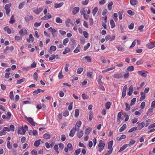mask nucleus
I'll list each match as a JSON object with an SVG mask.
<instances>
[{"label": "nucleus", "mask_w": 155, "mask_h": 155, "mask_svg": "<svg viewBox=\"0 0 155 155\" xmlns=\"http://www.w3.org/2000/svg\"><path fill=\"white\" fill-rule=\"evenodd\" d=\"M63 4L64 3L63 2H61L58 4H55L54 7L55 8H58L62 6Z\"/></svg>", "instance_id": "19"}, {"label": "nucleus", "mask_w": 155, "mask_h": 155, "mask_svg": "<svg viewBox=\"0 0 155 155\" xmlns=\"http://www.w3.org/2000/svg\"><path fill=\"white\" fill-rule=\"evenodd\" d=\"M127 13L128 14L131 16L134 15V12H133L131 10H129L127 11Z\"/></svg>", "instance_id": "55"}, {"label": "nucleus", "mask_w": 155, "mask_h": 155, "mask_svg": "<svg viewBox=\"0 0 155 155\" xmlns=\"http://www.w3.org/2000/svg\"><path fill=\"white\" fill-rule=\"evenodd\" d=\"M81 152V150L79 149L76 150L75 151V153L74 154V155H78Z\"/></svg>", "instance_id": "60"}, {"label": "nucleus", "mask_w": 155, "mask_h": 155, "mask_svg": "<svg viewBox=\"0 0 155 155\" xmlns=\"http://www.w3.org/2000/svg\"><path fill=\"white\" fill-rule=\"evenodd\" d=\"M70 51V49L68 48H67L66 49H65V50L63 52V54H64L69 52Z\"/></svg>", "instance_id": "51"}, {"label": "nucleus", "mask_w": 155, "mask_h": 155, "mask_svg": "<svg viewBox=\"0 0 155 155\" xmlns=\"http://www.w3.org/2000/svg\"><path fill=\"white\" fill-rule=\"evenodd\" d=\"M145 125L144 122H142L139 124L136 127L137 130H139L142 128Z\"/></svg>", "instance_id": "5"}, {"label": "nucleus", "mask_w": 155, "mask_h": 155, "mask_svg": "<svg viewBox=\"0 0 155 155\" xmlns=\"http://www.w3.org/2000/svg\"><path fill=\"white\" fill-rule=\"evenodd\" d=\"M134 69V67L133 66H130L127 68V70L130 71H133Z\"/></svg>", "instance_id": "44"}, {"label": "nucleus", "mask_w": 155, "mask_h": 155, "mask_svg": "<svg viewBox=\"0 0 155 155\" xmlns=\"http://www.w3.org/2000/svg\"><path fill=\"white\" fill-rule=\"evenodd\" d=\"M26 2H23L21 3L19 5L18 8L19 9H21L23 8L24 6L26 4Z\"/></svg>", "instance_id": "34"}, {"label": "nucleus", "mask_w": 155, "mask_h": 155, "mask_svg": "<svg viewBox=\"0 0 155 155\" xmlns=\"http://www.w3.org/2000/svg\"><path fill=\"white\" fill-rule=\"evenodd\" d=\"M98 10V8L97 7H95L94 9L92 10V13L93 14L94 16L95 15L96 13L97 12Z\"/></svg>", "instance_id": "35"}, {"label": "nucleus", "mask_w": 155, "mask_h": 155, "mask_svg": "<svg viewBox=\"0 0 155 155\" xmlns=\"http://www.w3.org/2000/svg\"><path fill=\"white\" fill-rule=\"evenodd\" d=\"M83 34L84 36L86 38H87L88 36V33L86 31H84L83 32Z\"/></svg>", "instance_id": "50"}, {"label": "nucleus", "mask_w": 155, "mask_h": 155, "mask_svg": "<svg viewBox=\"0 0 155 155\" xmlns=\"http://www.w3.org/2000/svg\"><path fill=\"white\" fill-rule=\"evenodd\" d=\"M58 77L60 79H62L64 77V76L62 74V71L61 70L59 73Z\"/></svg>", "instance_id": "45"}, {"label": "nucleus", "mask_w": 155, "mask_h": 155, "mask_svg": "<svg viewBox=\"0 0 155 155\" xmlns=\"http://www.w3.org/2000/svg\"><path fill=\"white\" fill-rule=\"evenodd\" d=\"M110 22L111 28H114L115 26V25L114 21L113 20H110Z\"/></svg>", "instance_id": "31"}, {"label": "nucleus", "mask_w": 155, "mask_h": 155, "mask_svg": "<svg viewBox=\"0 0 155 155\" xmlns=\"http://www.w3.org/2000/svg\"><path fill=\"white\" fill-rule=\"evenodd\" d=\"M127 144H126L124 145L122 147H120V150L119 151V152H120L123 151L128 146Z\"/></svg>", "instance_id": "24"}, {"label": "nucleus", "mask_w": 155, "mask_h": 155, "mask_svg": "<svg viewBox=\"0 0 155 155\" xmlns=\"http://www.w3.org/2000/svg\"><path fill=\"white\" fill-rule=\"evenodd\" d=\"M69 23H71V24H72L73 25H74V24L72 22L71 20L70 19H68L66 21V26L67 27H69V26L70 25Z\"/></svg>", "instance_id": "20"}, {"label": "nucleus", "mask_w": 155, "mask_h": 155, "mask_svg": "<svg viewBox=\"0 0 155 155\" xmlns=\"http://www.w3.org/2000/svg\"><path fill=\"white\" fill-rule=\"evenodd\" d=\"M136 98H134L131 100V102L130 104V105L131 106H132L135 103V102L136 101Z\"/></svg>", "instance_id": "40"}, {"label": "nucleus", "mask_w": 155, "mask_h": 155, "mask_svg": "<svg viewBox=\"0 0 155 155\" xmlns=\"http://www.w3.org/2000/svg\"><path fill=\"white\" fill-rule=\"evenodd\" d=\"M12 5V4L11 3H9L8 4H6L4 7L5 9V13L6 14L8 15H9V13L11 11V9L10 8Z\"/></svg>", "instance_id": "2"}, {"label": "nucleus", "mask_w": 155, "mask_h": 155, "mask_svg": "<svg viewBox=\"0 0 155 155\" xmlns=\"http://www.w3.org/2000/svg\"><path fill=\"white\" fill-rule=\"evenodd\" d=\"M25 118L32 126H35V123L33 121V120L32 118L30 117H28L26 116L25 117Z\"/></svg>", "instance_id": "4"}, {"label": "nucleus", "mask_w": 155, "mask_h": 155, "mask_svg": "<svg viewBox=\"0 0 155 155\" xmlns=\"http://www.w3.org/2000/svg\"><path fill=\"white\" fill-rule=\"evenodd\" d=\"M115 37V36H113L112 37H111L109 35H108L105 37V39L106 41H107L109 39H110V41H111L114 39Z\"/></svg>", "instance_id": "11"}, {"label": "nucleus", "mask_w": 155, "mask_h": 155, "mask_svg": "<svg viewBox=\"0 0 155 155\" xmlns=\"http://www.w3.org/2000/svg\"><path fill=\"white\" fill-rule=\"evenodd\" d=\"M79 110L78 109H76L75 110V115H74L75 117H78L79 116Z\"/></svg>", "instance_id": "36"}, {"label": "nucleus", "mask_w": 155, "mask_h": 155, "mask_svg": "<svg viewBox=\"0 0 155 155\" xmlns=\"http://www.w3.org/2000/svg\"><path fill=\"white\" fill-rule=\"evenodd\" d=\"M127 89V85H125L123 89V91L122 93V97H124L126 95V92Z\"/></svg>", "instance_id": "12"}, {"label": "nucleus", "mask_w": 155, "mask_h": 155, "mask_svg": "<svg viewBox=\"0 0 155 155\" xmlns=\"http://www.w3.org/2000/svg\"><path fill=\"white\" fill-rule=\"evenodd\" d=\"M138 73L139 74L141 75L142 76L146 77V75L145 74L146 73L143 72L142 71H138Z\"/></svg>", "instance_id": "41"}, {"label": "nucleus", "mask_w": 155, "mask_h": 155, "mask_svg": "<svg viewBox=\"0 0 155 155\" xmlns=\"http://www.w3.org/2000/svg\"><path fill=\"white\" fill-rule=\"evenodd\" d=\"M83 70V68H78L77 70V73L79 74H80Z\"/></svg>", "instance_id": "52"}, {"label": "nucleus", "mask_w": 155, "mask_h": 155, "mask_svg": "<svg viewBox=\"0 0 155 155\" xmlns=\"http://www.w3.org/2000/svg\"><path fill=\"white\" fill-rule=\"evenodd\" d=\"M80 8L79 7H76L74 8L72 11V14L73 15L77 14L79 11Z\"/></svg>", "instance_id": "10"}, {"label": "nucleus", "mask_w": 155, "mask_h": 155, "mask_svg": "<svg viewBox=\"0 0 155 155\" xmlns=\"http://www.w3.org/2000/svg\"><path fill=\"white\" fill-rule=\"evenodd\" d=\"M134 24L133 23H131L129 25L128 28L130 29H132L133 28Z\"/></svg>", "instance_id": "63"}, {"label": "nucleus", "mask_w": 155, "mask_h": 155, "mask_svg": "<svg viewBox=\"0 0 155 155\" xmlns=\"http://www.w3.org/2000/svg\"><path fill=\"white\" fill-rule=\"evenodd\" d=\"M123 114L122 111H121L120 112H119L117 115V120H120L122 118L121 116Z\"/></svg>", "instance_id": "26"}, {"label": "nucleus", "mask_w": 155, "mask_h": 155, "mask_svg": "<svg viewBox=\"0 0 155 155\" xmlns=\"http://www.w3.org/2000/svg\"><path fill=\"white\" fill-rule=\"evenodd\" d=\"M145 105V103L144 102H143L141 104L140 108L142 109H143Z\"/></svg>", "instance_id": "64"}, {"label": "nucleus", "mask_w": 155, "mask_h": 155, "mask_svg": "<svg viewBox=\"0 0 155 155\" xmlns=\"http://www.w3.org/2000/svg\"><path fill=\"white\" fill-rule=\"evenodd\" d=\"M113 140H111L109 142L108 144V149H110L111 148L113 145Z\"/></svg>", "instance_id": "27"}, {"label": "nucleus", "mask_w": 155, "mask_h": 155, "mask_svg": "<svg viewBox=\"0 0 155 155\" xmlns=\"http://www.w3.org/2000/svg\"><path fill=\"white\" fill-rule=\"evenodd\" d=\"M15 21V20L14 19L13 15H12L11 18L9 22L11 24H13Z\"/></svg>", "instance_id": "37"}, {"label": "nucleus", "mask_w": 155, "mask_h": 155, "mask_svg": "<svg viewBox=\"0 0 155 155\" xmlns=\"http://www.w3.org/2000/svg\"><path fill=\"white\" fill-rule=\"evenodd\" d=\"M133 91V87L132 86H130L129 88V92L127 94L129 96L131 95L132 94Z\"/></svg>", "instance_id": "23"}, {"label": "nucleus", "mask_w": 155, "mask_h": 155, "mask_svg": "<svg viewBox=\"0 0 155 155\" xmlns=\"http://www.w3.org/2000/svg\"><path fill=\"white\" fill-rule=\"evenodd\" d=\"M19 33L23 36L27 34V31L25 29H22L19 31Z\"/></svg>", "instance_id": "9"}, {"label": "nucleus", "mask_w": 155, "mask_h": 155, "mask_svg": "<svg viewBox=\"0 0 155 155\" xmlns=\"http://www.w3.org/2000/svg\"><path fill=\"white\" fill-rule=\"evenodd\" d=\"M81 122L80 121H78L77 122L75 127L76 128H77V129H79V128L81 126Z\"/></svg>", "instance_id": "17"}, {"label": "nucleus", "mask_w": 155, "mask_h": 155, "mask_svg": "<svg viewBox=\"0 0 155 155\" xmlns=\"http://www.w3.org/2000/svg\"><path fill=\"white\" fill-rule=\"evenodd\" d=\"M25 80V78H23L22 79H20L19 80H18L17 81V83L18 84H19L21 83L22 82L24 81Z\"/></svg>", "instance_id": "38"}, {"label": "nucleus", "mask_w": 155, "mask_h": 155, "mask_svg": "<svg viewBox=\"0 0 155 155\" xmlns=\"http://www.w3.org/2000/svg\"><path fill=\"white\" fill-rule=\"evenodd\" d=\"M118 14L117 13H115L114 14V19L115 21H117L118 18Z\"/></svg>", "instance_id": "54"}, {"label": "nucleus", "mask_w": 155, "mask_h": 155, "mask_svg": "<svg viewBox=\"0 0 155 155\" xmlns=\"http://www.w3.org/2000/svg\"><path fill=\"white\" fill-rule=\"evenodd\" d=\"M28 127L25 125L24 127H22L21 128L18 127V128L17 133L18 134L24 135L26 132V130H28Z\"/></svg>", "instance_id": "1"}, {"label": "nucleus", "mask_w": 155, "mask_h": 155, "mask_svg": "<svg viewBox=\"0 0 155 155\" xmlns=\"http://www.w3.org/2000/svg\"><path fill=\"white\" fill-rule=\"evenodd\" d=\"M136 142V141L135 140H132L130 141L129 142V144H128V146H129V147H130L133 144H134Z\"/></svg>", "instance_id": "39"}, {"label": "nucleus", "mask_w": 155, "mask_h": 155, "mask_svg": "<svg viewBox=\"0 0 155 155\" xmlns=\"http://www.w3.org/2000/svg\"><path fill=\"white\" fill-rule=\"evenodd\" d=\"M41 90L39 89H38L37 90L34 91L33 93L34 94H37L39 93H40L41 92Z\"/></svg>", "instance_id": "46"}, {"label": "nucleus", "mask_w": 155, "mask_h": 155, "mask_svg": "<svg viewBox=\"0 0 155 155\" xmlns=\"http://www.w3.org/2000/svg\"><path fill=\"white\" fill-rule=\"evenodd\" d=\"M67 147L70 150H72L73 149L71 144L70 143H68L67 144Z\"/></svg>", "instance_id": "57"}, {"label": "nucleus", "mask_w": 155, "mask_h": 155, "mask_svg": "<svg viewBox=\"0 0 155 155\" xmlns=\"http://www.w3.org/2000/svg\"><path fill=\"white\" fill-rule=\"evenodd\" d=\"M91 130V129L90 127L86 129L85 132V134L88 135L89 134Z\"/></svg>", "instance_id": "33"}, {"label": "nucleus", "mask_w": 155, "mask_h": 155, "mask_svg": "<svg viewBox=\"0 0 155 155\" xmlns=\"http://www.w3.org/2000/svg\"><path fill=\"white\" fill-rule=\"evenodd\" d=\"M137 2V0H130V4L133 6L136 5Z\"/></svg>", "instance_id": "30"}, {"label": "nucleus", "mask_w": 155, "mask_h": 155, "mask_svg": "<svg viewBox=\"0 0 155 155\" xmlns=\"http://www.w3.org/2000/svg\"><path fill=\"white\" fill-rule=\"evenodd\" d=\"M56 21L57 23H62V21L59 17H57L56 18Z\"/></svg>", "instance_id": "58"}, {"label": "nucleus", "mask_w": 155, "mask_h": 155, "mask_svg": "<svg viewBox=\"0 0 155 155\" xmlns=\"http://www.w3.org/2000/svg\"><path fill=\"white\" fill-rule=\"evenodd\" d=\"M76 129L77 128H75L73 127L72 128L71 130L70 131L69 133V135L70 137H73Z\"/></svg>", "instance_id": "6"}, {"label": "nucleus", "mask_w": 155, "mask_h": 155, "mask_svg": "<svg viewBox=\"0 0 155 155\" xmlns=\"http://www.w3.org/2000/svg\"><path fill=\"white\" fill-rule=\"evenodd\" d=\"M127 127V125L126 124H124L123 125V126L120 128L119 131L120 132H122Z\"/></svg>", "instance_id": "28"}, {"label": "nucleus", "mask_w": 155, "mask_h": 155, "mask_svg": "<svg viewBox=\"0 0 155 155\" xmlns=\"http://www.w3.org/2000/svg\"><path fill=\"white\" fill-rule=\"evenodd\" d=\"M147 47L150 49L152 48L155 47V42L153 43H149L147 45Z\"/></svg>", "instance_id": "8"}, {"label": "nucleus", "mask_w": 155, "mask_h": 155, "mask_svg": "<svg viewBox=\"0 0 155 155\" xmlns=\"http://www.w3.org/2000/svg\"><path fill=\"white\" fill-rule=\"evenodd\" d=\"M117 48L119 51H124V48L121 46L117 47Z\"/></svg>", "instance_id": "59"}, {"label": "nucleus", "mask_w": 155, "mask_h": 155, "mask_svg": "<svg viewBox=\"0 0 155 155\" xmlns=\"http://www.w3.org/2000/svg\"><path fill=\"white\" fill-rule=\"evenodd\" d=\"M55 57L56 55H55L52 54L50 56L49 59L51 60H53L55 59Z\"/></svg>", "instance_id": "62"}, {"label": "nucleus", "mask_w": 155, "mask_h": 155, "mask_svg": "<svg viewBox=\"0 0 155 155\" xmlns=\"http://www.w3.org/2000/svg\"><path fill=\"white\" fill-rule=\"evenodd\" d=\"M43 8H39L38 9H35L34 10V12L37 15H38L39 13L42 11Z\"/></svg>", "instance_id": "15"}, {"label": "nucleus", "mask_w": 155, "mask_h": 155, "mask_svg": "<svg viewBox=\"0 0 155 155\" xmlns=\"http://www.w3.org/2000/svg\"><path fill=\"white\" fill-rule=\"evenodd\" d=\"M90 44L89 43H88L87 45L84 46V50L85 51L87 49H88L90 46Z\"/></svg>", "instance_id": "61"}, {"label": "nucleus", "mask_w": 155, "mask_h": 155, "mask_svg": "<svg viewBox=\"0 0 155 155\" xmlns=\"http://www.w3.org/2000/svg\"><path fill=\"white\" fill-rule=\"evenodd\" d=\"M113 77L116 79H119L122 78V75L120 73H117L114 74Z\"/></svg>", "instance_id": "14"}, {"label": "nucleus", "mask_w": 155, "mask_h": 155, "mask_svg": "<svg viewBox=\"0 0 155 155\" xmlns=\"http://www.w3.org/2000/svg\"><path fill=\"white\" fill-rule=\"evenodd\" d=\"M41 140L40 139H39L35 141L34 143V146L36 147H38L40 145Z\"/></svg>", "instance_id": "25"}, {"label": "nucleus", "mask_w": 155, "mask_h": 155, "mask_svg": "<svg viewBox=\"0 0 155 155\" xmlns=\"http://www.w3.org/2000/svg\"><path fill=\"white\" fill-rule=\"evenodd\" d=\"M105 144L103 142L102 140H100L98 147H99L98 151L100 152H101L104 149Z\"/></svg>", "instance_id": "3"}, {"label": "nucleus", "mask_w": 155, "mask_h": 155, "mask_svg": "<svg viewBox=\"0 0 155 155\" xmlns=\"http://www.w3.org/2000/svg\"><path fill=\"white\" fill-rule=\"evenodd\" d=\"M113 4V2H112L111 1L108 4L107 7L108 9L110 10H111L112 9V6Z\"/></svg>", "instance_id": "32"}, {"label": "nucleus", "mask_w": 155, "mask_h": 155, "mask_svg": "<svg viewBox=\"0 0 155 155\" xmlns=\"http://www.w3.org/2000/svg\"><path fill=\"white\" fill-rule=\"evenodd\" d=\"M110 102H107L105 104L106 107L107 109H109L110 108Z\"/></svg>", "instance_id": "49"}, {"label": "nucleus", "mask_w": 155, "mask_h": 155, "mask_svg": "<svg viewBox=\"0 0 155 155\" xmlns=\"http://www.w3.org/2000/svg\"><path fill=\"white\" fill-rule=\"evenodd\" d=\"M33 19V17L31 16H27L25 18V21L27 22H28L30 20H32Z\"/></svg>", "instance_id": "18"}, {"label": "nucleus", "mask_w": 155, "mask_h": 155, "mask_svg": "<svg viewBox=\"0 0 155 155\" xmlns=\"http://www.w3.org/2000/svg\"><path fill=\"white\" fill-rule=\"evenodd\" d=\"M69 41V39L68 38H66L64 39L63 41V44L64 45H66L67 43Z\"/></svg>", "instance_id": "56"}, {"label": "nucleus", "mask_w": 155, "mask_h": 155, "mask_svg": "<svg viewBox=\"0 0 155 155\" xmlns=\"http://www.w3.org/2000/svg\"><path fill=\"white\" fill-rule=\"evenodd\" d=\"M126 138V136L124 134L122 135L119 138L118 137L117 138V141L120 142L122 140L125 139Z\"/></svg>", "instance_id": "16"}, {"label": "nucleus", "mask_w": 155, "mask_h": 155, "mask_svg": "<svg viewBox=\"0 0 155 155\" xmlns=\"http://www.w3.org/2000/svg\"><path fill=\"white\" fill-rule=\"evenodd\" d=\"M77 130H78L77 133V136L79 138L82 137L83 135V133L82 130H81L76 129Z\"/></svg>", "instance_id": "7"}, {"label": "nucleus", "mask_w": 155, "mask_h": 155, "mask_svg": "<svg viewBox=\"0 0 155 155\" xmlns=\"http://www.w3.org/2000/svg\"><path fill=\"white\" fill-rule=\"evenodd\" d=\"M56 49V47L55 46H51L50 48V50L51 51H55Z\"/></svg>", "instance_id": "53"}, {"label": "nucleus", "mask_w": 155, "mask_h": 155, "mask_svg": "<svg viewBox=\"0 0 155 155\" xmlns=\"http://www.w3.org/2000/svg\"><path fill=\"white\" fill-rule=\"evenodd\" d=\"M125 106H126V108H125V110L127 111H128L130 109V106H129L128 104L127 103H126L125 104Z\"/></svg>", "instance_id": "42"}, {"label": "nucleus", "mask_w": 155, "mask_h": 155, "mask_svg": "<svg viewBox=\"0 0 155 155\" xmlns=\"http://www.w3.org/2000/svg\"><path fill=\"white\" fill-rule=\"evenodd\" d=\"M153 108H151L148 110L147 113L148 116H149L150 114H151L153 112Z\"/></svg>", "instance_id": "48"}, {"label": "nucleus", "mask_w": 155, "mask_h": 155, "mask_svg": "<svg viewBox=\"0 0 155 155\" xmlns=\"http://www.w3.org/2000/svg\"><path fill=\"white\" fill-rule=\"evenodd\" d=\"M4 29L5 31H7V32L9 34H11L12 31H13V30L11 29L10 28H9L8 26L5 27Z\"/></svg>", "instance_id": "13"}, {"label": "nucleus", "mask_w": 155, "mask_h": 155, "mask_svg": "<svg viewBox=\"0 0 155 155\" xmlns=\"http://www.w3.org/2000/svg\"><path fill=\"white\" fill-rule=\"evenodd\" d=\"M54 149L58 154L59 153V152L58 150V146L56 144L54 146Z\"/></svg>", "instance_id": "47"}, {"label": "nucleus", "mask_w": 155, "mask_h": 155, "mask_svg": "<svg viewBox=\"0 0 155 155\" xmlns=\"http://www.w3.org/2000/svg\"><path fill=\"white\" fill-rule=\"evenodd\" d=\"M140 94L141 95V97L140 98V101H142L145 99V93L143 92H140Z\"/></svg>", "instance_id": "21"}, {"label": "nucleus", "mask_w": 155, "mask_h": 155, "mask_svg": "<svg viewBox=\"0 0 155 155\" xmlns=\"http://www.w3.org/2000/svg\"><path fill=\"white\" fill-rule=\"evenodd\" d=\"M123 13V11H120L118 12L119 18L120 20L122 19V15Z\"/></svg>", "instance_id": "29"}, {"label": "nucleus", "mask_w": 155, "mask_h": 155, "mask_svg": "<svg viewBox=\"0 0 155 155\" xmlns=\"http://www.w3.org/2000/svg\"><path fill=\"white\" fill-rule=\"evenodd\" d=\"M33 79L36 81L38 80V74L36 72H35L33 75Z\"/></svg>", "instance_id": "43"}, {"label": "nucleus", "mask_w": 155, "mask_h": 155, "mask_svg": "<svg viewBox=\"0 0 155 155\" xmlns=\"http://www.w3.org/2000/svg\"><path fill=\"white\" fill-rule=\"evenodd\" d=\"M51 137V136L48 134H45L43 135V137L45 139H49Z\"/></svg>", "instance_id": "22"}]
</instances>
